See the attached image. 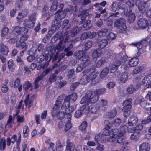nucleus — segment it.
Returning <instances> with one entry per match:
<instances>
[{"mask_svg": "<svg viewBox=\"0 0 151 151\" xmlns=\"http://www.w3.org/2000/svg\"><path fill=\"white\" fill-rule=\"evenodd\" d=\"M99 96L96 95L93 92L89 91L86 93L85 97H83L81 100V104L85 103L87 110L92 113H94L97 111V109L94 106V103L98 100Z\"/></svg>", "mask_w": 151, "mask_h": 151, "instance_id": "nucleus-1", "label": "nucleus"}, {"mask_svg": "<svg viewBox=\"0 0 151 151\" xmlns=\"http://www.w3.org/2000/svg\"><path fill=\"white\" fill-rule=\"evenodd\" d=\"M126 21L123 18H120L115 20L114 23V27L117 28L118 31L120 33H123L127 29L125 25Z\"/></svg>", "mask_w": 151, "mask_h": 151, "instance_id": "nucleus-2", "label": "nucleus"}, {"mask_svg": "<svg viewBox=\"0 0 151 151\" xmlns=\"http://www.w3.org/2000/svg\"><path fill=\"white\" fill-rule=\"evenodd\" d=\"M122 3L124 5V13L127 15L129 14L132 11V9L134 6V0H127L126 2H122Z\"/></svg>", "mask_w": 151, "mask_h": 151, "instance_id": "nucleus-3", "label": "nucleus"}, {"mask_svg": "<svg viewBox=\"0 0 151 151\" xmlns=\"http://www.w3.org/2000/svg\"><path fill=\"white\" fill-rule=\"evenodd\" d=\"M124 5L121 2H117L115 1L113 2L110 8V10L113 12H115L116 11H119L120 10H122V12L124 13Z\"/></svg>", "mask_w": 151, "mask_h": 151, "instance_id": "nucleus-4", "label": "nucleus"}, {"mask_svg": "<svg viewBox=\"0 0 151 151\" xmlns=\"http://www.w3.org/2000/svg\"><path fill=\"white\" fill-rule=\"evenodd\" d=\"M135 103L137 104H139L141 107L145 108L148 111L149 110V104H147V101L141 96L137 97L135 101Z\"/></svg>", "mask_w": 151, "mask_h": 151, "instance_id": "nucleus-5", "label": "nucleus"}, {"mask_svg": "<svg viewBox=\"0 0 151 151\" xmlns=\"http://www.w3.org/2000/svg\"><path fill=\"white\" fill-rule=\"evenodd\" d=\"M136 5L137 6L139 10L141 13H143L146 10L147 7L146 3L143 1L137 0V1Z\"/></svg>", "mask_w": 151, "mask_h": 151, "instance_id": "nucleus-6", "label": "nucleus"}, {"mask_svg": "<svg viewBox=\"0 0 151 151\" xmlns=\"http://www.w3.org/2000/svg\"><path fill=\"white\" fill-rule=\"evenodd\" d=\"M137 24L140 29H144L148 26V21L145 19L140 18L138 21Z\"/></svg>", "mask_w": 151, "mask_h": 151, "instance_id": "nucleus-7", "label": "nucleus"}, {"mask_svg": "<svg viewBox=\"0 0 151 151\" xmlns=\"http://www.w3.org/2000/svg\"><path fill=\"white\" fill-rule=\"evenodd\" d=\"M86 110L88 111L86 109V106L85 105H82L80 107L79 110L76 111L74 115V116L76 118H79L83 114Z\"/></svg>", "mask_w": 151, "mask_h": 151, "instance_id": "nucleus-8", "label": "nucleus"}, {"mask_svg": "<svg viewBox=\"0 0 151 151\" xmlns=\"http://www.w3.org/2000/svg\"><path fill=\"white\" fill-rule=\"evenodd\" d=\"M76 150L74 144L69 139H67L66 142V148L64 151H75Z\"/></svg>", "mask_w": 151, "mask_h": 151, "instance_id": "nucleus-9", "label": "nucleus"}, {"mask_svg": "<svg viewBox=\"0 0 151 151\" xmlns=\"http://www.w3.org/2000/svg\"><path fill=\"white\" fill-rule=\"evenodd\" d=\"M33 99V96L29 94L26 96L25 99L24 101L25 104L26 106L28 105V107L29 108H30L32 105Z\"/></svg>", "mask_w": 151, "mask_h": 151, "instance_id": "nucleus-10", "label": "nucleus"}, {"mask_svg": "<svg viewBox=\"0 0 151 151\" xmlns=\"http://www.w3.org/2000/svg\"><path fill=\"white\" fill-rule=\"evenodd\" d=\"M52 114L53 116H56L57 119L60 120L63 119L65 116V114L63 111L58 112L57 111H53L52 112Z\"/></svg>", "mask_w": 151, "mask_h": 151, "instance_id": "nucleus-11", "label": "nucleus"}, {"mask_svg": "<svg viewBox=\"0 0 151 151\" xmlns=\"http://www.w3.org/2000/svg\"><path fill=\"white\" fill-rule=\"evenodd\" d=\"M81 60V63L86 67L91 62L89 55L86 54L83 55Z\"/></svg>", "mask_w": 151, "mask_h": 151, "instance_id": "nucleus-12", "label": "nucleus"}, {"mask_svg": "<svg viewBox=\"0 0 151 151\" xmlns=\"http://www.w3.org/2000/svg\"><path fill=\"white\" fill-rule=\"evenodd\" d=\"M61 20L58 19H55V20L52 21V29L53 31H55V30L58 29L61 26Z\"/></svg>", "mask_w": 151, "mask_h": 151, "instance_id": "nucleus-13", "label": "nucleus"}, {"mask_svg": "<svg viewBox=\"0 0 151 151\" xmlns=\"http://www.w3.org/2000/svg\"><path fill=\"white\" fill-rule=\"evenodd\" d=\"M138 120L136 116H131L129 118L127 124L130 126L135 125Z\"/></svg>", "mask_w": 151, "mask_h": 151, "instance_id": "nucleus-14", "label": "nucleus"}, {"mask_svg": "<svg viewBox=\"0 0 151 151\" xmlns=\"http://www.w3.org/2000/svg\"><path fill=\"white\" fill-rule=\"evenodd\" d=\"M71 119V116L70 115H68L67 117L64 119L65 122L66 123L64 129L65 131L69 130L71 127V124L70 122Z\"/></svg>", "mask_w": 151, "mask_h": 151, "instance_id": "nucleus-15", "label": "nucleus"}, {"mask_svg": "<svg viewBox=\"0 0 151 151\" xmlns=\"http://www.w3.org/2000/svg\"><path fill=\"white\" fill-rule=\"evenodd\" d=\"M140 151H149L150 149V146L147 142H143L139 146Z\"/></svg>", "mask_w": 151, "mask_h": 151, "instance_id": "nucleus-16", "label": "nucleus"}, {"mask_svg": "<svg viewBox=\"0 0 151 151\" xmlns=\"http://www.w3.org/2000/svg\"><path fill=\"white\" fill-rule=\"evenodd\" d=\"M87 11V10H81L80 11L81 12V13L79 14L78 17H81V20L80 22V24H82L85 21L86 16L88 14Z\"/></svg>", "mask_w": 151, "mask_h": 151, "instance_id": "nucleus-17", "label": "nucleus"}, {"mask_svg": "<svg viewBox=\"0 0 151 151\" xmlns=\"http://www.w3.org/2000/svg\"><path fill=\"white\" fill-rule=\"evenodd\" d=\"M128 73L127 72L122 73L119 77V80L121 82L124 83L128 80Z\"/></svg>", "mask_w": 151, "mask_h": 151, "instance_id": "nucleus-18", "label": "nucleus"}, {"mask_svg": "<svg viewBox=\"0 0 151 151\" xmlns=\"http://www.w3.org/2000/svg\"><path fill=\"white\" fill-rule=\"evenodd\" d=\"M9 52L8 47L3 43L0 44V52L3 55H7Z\"/></svg>", "mask_w": 151, "mask_h": 151, "instance_id": "nucleus-19", "label": "nucleus"}, {"mask_svg": "<svg viewBox=\"0 0 151 151\" xmlns=\"http://www.w3.org/2000/svg\"><path fill=\"white\" fill-rule=\"evenodd\" d=\"M143 84L150 85L151 84V73L145 76L142 80Z\"/></svg>", "mask_w": 151, "mask_h": 151, "instance_id": "nucleus-20", "label": "nucleus"}, {"mask_svg": "<svg viewBox=\"0 0 151 151\" xmlns=\"http://www.w3.org/2000/svg\"><path fill=\"white\" fill-rule=\"evenodd\" d=\"M132 100L130 98L124 101L123 103V105L124 107L123 109L126 108L129 109L131 108L132 106L131 104L132 103Z\"/></svg>", "mask_w": 151, "mask_h": 151, "instance_id": "nucleus-21", "label": "nucleus"}, {"mask_svg": "<svg viewBox=\"0 0 151 151\" xmlns=\"http://www.w3.org/2000/svg\"><path fill=\"white\" fill-rule=\"evenodd\" d=\"M102 52V50L101 49H96L93 51L92 54V56L93 58H96L99 56Z\"/></svg>", "mask_w": 151, "mask_h": 151, "instance_id": "nucleus-22", "label": "nucleus"}, {"mask_svg": "<svg viewBox=\"0 0 151 151\" xmlns=\"http://www.w3.org/2000/svg\"><path fill=\"white\" fill-rule=\"evenodd\" d=\"M77 98V94L74 93L71 95L67 96L65 99L66 101L74 102L76 100Z\"/></svg>", "mask_w": 151, "mask_h": 151, "instance_id": "nucleus-23", "label": "nucleus"}, {"mask_svg": "<svg viewBox=\"0 0 151 151\" xmlns=\"http://www.w3.org/2000/svg\"><path fill=\"white\" fill-rule=\"evenodd\" d=\"M23 24L25 26L29 28H32L34 26L35 23L28 19H26L24 21Z\"/></svg>", "mask_w": 151, "mask_h": 151, "instance_id": "nucleus-24", "label": "nucleus"}, {"mask_svg": "<svg viewBox=\"0 0 151 151\" xmlns=\"http://www.w3.org/2000/svg\"><path fill=\"white\" fill-rule=\"evenodd\" d=\"M98 46L101 49L104 48L107 45L108 42L106 39H103L100 40L98 42Z\"/></svg>", "mask_w": 151, "mask_h": 151, "instance_id": "nucleus-25", "label": "nucleus"}, {"mask_svg": "<svg viewBox=\"0 0 151 151\" xmlns=\"http://www.w3.org/2000/svg\"><path fill=\"white\" fill-rule=\"evenodd\" d=\"M108 29L106 28H103L99 30L98 32V35L99 37H103L105 36L107 34Z\"/></svg>", "mask_w": 151, "mask_h": 151, "instance_id": "nucleus-26", "label": "nucleus"}, {"mask_svg": "<svg viewBox=\"0 0 151 151\" xmlns=\"http://www.w3.org/2000/svg\"><path fill=\"white\" fill-rule=\"evenodd\" d=\"M15 88H18V89L19 92L22 90V86L20 83V79L19 78H17L15 81L14 85Z\"/></svg>", "mask_w": 151, "mask_h": 151, "instance_id": "nucleus-27", "label": "nucleus"}, {"mask_svg": "<svg viewBox=\"0 0 151 151\" xmlns=\"http://www.w3.org/2000/svg\"><path fill=\"white\" fill-rule=\"evenodd\" d=\"M16 47L17 48H19L20 49H25V50H27L28 48L26 43L20 41L16 43Z\"/></svg>", "mask_w": 151, "mask_h": 151, "instance_id": "nucleus-28", "label": "nucleus"}, {"mask_svg": "<svg viewBox=\"0 0 151 151\" xmlns=\"http://www.w3.org/2000/svg\"><path fill=\"white\" fill-rule=\"evenodd\" d=\"M141 80L140 77H137L136 78L134 81L133 85L134 87L136 90L138 89L141 86V84L140 81Z\"/></svg>", "mask_w": 151, "mask_h": 151, "instance_id": "nucleus-29", "label": "nucleus"}, {"mask_svg": "<svg viewBox=\"0 0 151 151\" xmlns=\"http://www.w3.org/2000/svg\"><path fill=\"white\" fill-rule=\"evenodd\" d=\"M18 112L17 111L16 113V118L17 119V121L18 123V125H19L21 123H22L24 121V116L22 115H19Z\"/></svg>", "mask_w": 151, "mask_h": 151, "instance_id": "nucleus-30", "label": "nucleus"}, {"mask_svg": "<svg viewBox=\"0 0 151 151\" xmlns=\"http://www.w3.org/2000/svg\"><path fill=\"white\" fill-rule=\"evenodd\" d=\"M57 65L55 64L53 66H52V68H48L47 69H46L45 70H44L43 72L42 73L41 75L40 76V77H42V79L43 78V77L46 75L48 74L49 71L50 70H52L53 69H54L55 67H56Z\"/></svg>", "mask_w": 151, "mask_h": 151, "instance_id": "nucleus-31", "label": "nucleus"}, {"mask_svg": "<svg viewBox=\"0 0 151 151\" xmlns=\"http://www.w3.org/2000/svg\"><path fill=\"white\" fill-rule=\"evenodd\" d=\"M17 136L15 135H13L11 138L8 137L7 139V145L9 146L11 145V143L14 144L17 139Z\"/></svg>", "mask_w": 151, "mask_h": 151, "instance_id": "nucleus-32", "label": "nucleus"}, {"mask_svg": "<svg viewBox=\"0 0 151 151\" xmlns=\"http://www.w3.org/2000/svg\"><path fill=\"white\" fill-rule=\"evenodd\" d=\"M89 78L88 76L87 75H84L81 77V80H80L79 83H80L82 84H85L88 82Z\"/></svg>", "mask_w": 151, "mask_h": 151, "instance_id": "nucleus-33", "label": "nucleus"}, {"mask_svg": "<svg viewBox=\"0 0 151 151\" xmlns=\"http://www.w3.org/2000/svg\"><path fill=\"white\" fill-rule=\"evenodd\" d=\"M124 14L126 16H128V21L129 23H132L133 22L135 19V16L134 14L132 13L131 12H130L129 14L128 15L125 14L124 13Z\"/></svg>", "mask_w": 151, "mask_h": 151, "instance_id": "nucleus-34", "label": "nucleus"}, {"mask_svg": "<svg viewBox=\"0 0 151 151\" xmlns=\"http://www.w3.org/2000/svg\"><path fill=\"white\" fill-rule=\"evenodd\" d=\"M138 61L139 60L137 58H134L129 60L128 62L131 67H133L137 65L138 64Z\"/></svg>", "mask_w": 151, "mask_h": 151, "instance_id": "nucleus-35", "label": "nucleus"}, {"mask_svg": "<svg viewBox=\"0 0 151 151\" xmlns=\"http://www.w3.org/2000/svg\"><path fill=\"white\" fill-rule=\"evenodd\" d=\"M84 52L82 50L76 51L74 53V55L76 57V58L78 59H81L84 55Z\"/></svg>", "mask_w": 151, "mask_h": 151, "instance_id": "nucleus-36", "label": "nucleus"}, {"mask_svg": "<svg viewBox=\"0 0 151 151\" xmlns=\"http://www.w3.org/2000/svg\"><path fill=\"white\" fill-rule=\"evenodd\" d=\"M109 71L108 68H105L102 70L100 74V77L102 78L106 77L108 74Z\"/></svg>", "mask_w": 151, "mask_h": 151, "instance_id": "nucleus-37", "label": "nucleus"}, {"mask_svg": "<svg viewBox=\"0 0 151 151\" xmlns=\"http://www.w3.org/2000/svg\"><path fill=\"white\" fill-rule=\"evenodd\" d=\"M92 27V25L91 23V21L89 20H87L83 25V27L86 30H89Z\"/></svg>", "mask_w": 151, "mask_h": 151, "instance_id": "nucleus-38", "label": "nucleus"}, {"mask_svg": "<svg viewBox=\"0 0 151 151\" xmlns=\"http://www.w3.org/2000/svg\"><path fill=\"white\" fill-rule=\"evenodd\" d=\"M123 53V52H121L119 55V59L121 61L122 64L124 63L126 61L127 59V56L125 55V53Z\"/></svg>", "mask_w": 151, "mask_h": 151, "instance_id": "nucleus-39", "label": "nucleus"}, {"mask_svg": "<svg viewBox=\"0 0 151 151\" xmlns=\"http://www.w3.org/2000/svg\"><path fill=\"white\" fill-rule=\"evenodd\" d=\"M55 14L56 15L55 17V19H58L60 20L64 18L66 15V13L64 12V11L62 12H61L59 13Z\"/></svg>", "mask_w": 151, "mask_h": 151, "instance_id": "nucleus-40", "label": "nucleus"}, {"mask_svg": "<svg viewBox=\"0 0 151 151\" xmlns=\"http://www.w3.org/2000/svg\"><path fill=\"white\" fill-rule=\"evenodd\" d=\"M106 62V60L104 58H102L96 62V66L97 68L101 67Z\"/></svg>", "mask_w": 151, "mask_h": 151, "instance_id": "nucleus-41", "label": "nucleus"}, {"mask_svg": "<svg viewBox=\"0 0 151 151\" xmlns=\"http://www.w3.org/2000/svg\"><path fill=\"white\" fill-rule=\"evenodd\" d=\"M33 53H32L30 50H28L27 51V54L29 56L27 57V61L29 62H32L35 58V56L32 55Z\"/></svg>", "mask_w": 151, "mask_h": 151, "instance_id": "nucleus-42", "label": "nucleus"}, {"mask_svg": "<svg viewBox=\"0 0 151 151\" xmlns=\"http://www.w3.org/2000/svg\"><path fill=\"white\" fill-rule=\"evenodd\" d=\"M80 29L77 27H76L73 29H71L70 31L71 36L72 37H75L78 33L79 32Z\"/></svg>", "mask_w": 151, "mask_h": 151, "instance_id": "nucleus-43", "label": "nucleus"}, {"mask_svg": "<svg viewBox=\"0 0 151 151\" xmlns=\"http://www.w3.org/2000/svg\"><path fill=\"white\" fill-rule=\"evenodd\" d=\"M69 24V26L66 28V29H68L70 27V24H69V21L67 19H65L63 21L62 23V27L63 28H65Z\"/></svg>", "mask_w": 151, "mask_h": 151, "instance_id": "nucleus-44", "label": "nucleus"}, {"mask_svg": "<svg viewBox=\"0 0 151 151\" xmlns=\"http://www.w3.org/2000/svg\"><path fill=\"white\" fill-rule=\"evenodd\" d=\"M110 128V127L108 125L106 126L104 129L103 135H109L111 134V131L109 130Z\"/></svg>", "mask_w": 151, "mask_h": 151, "instance_id": "nucleus-45", "label": "nucleus"}, {"mask_svg": "<svg viewBox=\"0 0 151 151\" xmlns=\"http://www.w3.org/2000/svg\"><path fill=\"white\" fill-rule=\"evenodd\" d=\"M105 91V89L104 88H100L96 90L93 92L96 95H101L104 93Z\"/></svg>", "mask_w": 151, "mask_h": 151, "instance_id": "nucleus-46", "label": "nucleus"}, {"mask_svg": "<svg viewBox=\"0 0 151 151\" xmlns=\"http://www.w3.org/2000/svg\"><path fill=\"white\" fill-rule=\"evenodd\" d=\"M56 151H63V146H62L61 142L60 140H58L56 142Z\"/></svg>", "mask_w": 151, "mask_h": 151, "instance_id": "nucleus-47", "label": "nucleus"}, {"mask_svg": "<svg viewBox=\"0 0 151 151\" xmlns=\"http://www.w3.org/2000/svg\"><path fill=\"white\" fill-rule=\"evenodd\" d=\"M118 143L119 144H128V142L126 139L122 137H118L117 139L116 140L115 143Z\"/></svg>", "mask_w": 151, "mask_h": 151, "instance_id": "nucleus-48", "label": "nucleus"}, {"mask_svg": "<svg viewBox=\"0 0 151 151\" xmlns=\"http://www.w3.org/2000/svg\"><path fill=\"white\" fill-rule=\"evenodd\" d=\"M6 145V140L1 139L0 141V150L3 151L5 149Z\"/></svg>", "mask_w": 151, "mask_h": 151, "instance_id": "nucleus-49", "label": "nucleus"}, {"mask_svg": "<svg viewBox=\"0 0 151 151\" xmlns=\"http://www.w3.org/2000/svg\"><path fill=\"white\" fill-rule=\"evenodd\" d=\"M31 84L28 81H25L23 84V88L26 91H27L31 87Z\"/></svg>", "mask_w": 151, "mask_h": 151, "instance_id": "nucleus-50", "label": "nucleus"}, {"mask_svg": "<svg viewBox=\"0 0 151 151\" xmlns=\"http://www.w3.org/2000/svg\"><path fill=\"white\" fill-rule=\"evenodd\" d=\"M76 109V106H69L67 107L65 110V111L66 114H68V115H70L69 114L71 113L74 109Z\"/></svg>", "mask_w": 151, "mask_h": 151, "instance_id": "nucleus-51", "label": "nucleus"}, {"mask_svg": "<svg viewBox=\"0 0 151 151\" xmlns=\"http://www.w3.org/2000/svg\"><path fill=\"white\" fill-rule=\"evenodd\" d=\"M58 3L57 1H54L52 2V4L50 7V10L52 12L55 11L57 8Z\"/></svg>", "mask_w": 151, "mask_h": 151, "instance_id": "nucleus-52", "label": "nucleus"}, {"mask_svg": "<svg viewBox=\"0 0 151 151\" xmlns=\"http://www.w3.org/2000/svg\"><path fill=\"white\" fill-rule=\"evenodd\" d=\"M9 32V29L7 27H4L3 28L1 32V36L3 37H4L7 35Z\"/></svg>", "mask_w": 151, "mask_h": 151, "instance_id": "nucleus-53", "label": "nucleus"}, {"mask_svg": "<svg viewBox=\"0 0 151 151\" xmlns=\"http://www.w3.org/2000/svg\"><path fill=\"white\" fill-rule=\"evenodd\" d=\"M91 2L90 0H82V6L79 9V11H81L83 10V7L85 5H88L90 4Z\"/></svg>", "mask_w": 151, "mask_h": 151, "instance_id": "nucleus-54", "label": "nucleus"}, {"mask_svg": "<svg viewBox=\"0 0 151 151\" xmlns=\"http://www.w3.org/2000/svg\"><path fill=\"white\" fill-rule=\"evenodd\" d=\"M49 63L47 62H46L45 63L40 64L38 65L37 67V69L40 70L41 68H45L48 65Z\"/></svg>", "mask_w": 151, "mask_h": 151, "instance_id": "nucleus-55", "label": "nucleus"}, {"mask_svg": "<svg viewBox=\"0 0 151 151\" xmlns=\"http://www.w3.org/2000/svg\"><path fill=\"white\" fill-rule=\"evenodd\" d=\"M64 102L63 104L61 106V109H65L67 107H69L70 105L69 101H66L65 99L64 100Z\"/></svg>", "mask_w": 151, "mask_h": 151, "instance_id": "nucleus-56", "label": "nucleus"}, {"mask_svg": "<svg viewBox=\"0 0 151 151\" xmlns=\"http://www.w3.org/2000/svg\"><path fill=\"white\" fill-rule=\"evenodd\" d=\"M117 111L115 109L112 110L111 111L108 113L109 117L111 118L114 117L117 114Z\"/></svg>", "mask_w": 151, "mask_h": 151, "instance_id": "nucleus-57", "label": "nucleus"}, {"mask_svg": "<svg viewBox=\"0 0 151 151\" xmlns=\"http://www.w3.org/2000/svg\"><path fill=\"white\" fill-rule=\"evenodd\" d=\"M142 70V67L141 66H138L134 68L132 71V74H136L139 73Z\"/></svg>", "mask_w": 151, "mask_h": 151, "instance_id": "nucleus-58", "label": "nucleus"}, {"mask_svg": "<svg viewBox=\"0 0 151 151\" xmlns=\"http://www.w3.org/2000/svg\"><path fill=\"white\" fill-rule=\"evenodd\" d=\"M121 120L120 119L118 118L116 119L112 123V126L113 127H118L121 123Z\"/></svg>", "mask_w": 151, "mask_h": 151, "instance_id": "nucleus-59", "label": "nucleus"}, {"mask_svg": "<svg viewBox=\"0 0 151 151\" xmlns=\"http://www.w3.org/2000/svg\"><path fill=\"white\" fill-rule=\"evenodd\" d=\"M87 126V122L84 121L81 124L79 127V129L81 130H84L86 128Z\"/></svg>", "mask_w": 151, "mask_h": 151, "instance_id": "nucleus-60", "label": "nucleus"}, {"mask_svg": "<svg viewBox=\"0 0 151 151\" xmlns=\"http://www.w3.org/2000/svg\"><path fill=\"white\" fill-rule=\"evenodd\" d=\"M88 32H85L81 36L80 39L81 40H83L89 37Z\"/></svg>", "mask_w": 151, "mask_h": 151, "instance_id": "nucleus-61", "label": "nucleus"}, {"mask_svg": "<svg viewBox=\"0 0 151 151\" xmlns=\"http://www.w3.org/2000/svg\"><path fill=\"white\" fill-rule=\"evenodd\" d=\"M98 73L93 71L88 76L89 79L92 80L94 79L97 76Z\"/></svg>", "mask_w": 151, "mask_h": 151, "instance_id": "nucleus-62", "label": "nucleus"}, {"mask_svg": "<svg viewBox=\"0 0 151 151\" xmlns=\"http://www.w3.org/2000/svg\"><path fill=\"white\" fill-rule=\"evenodd\" d=\"M86 66L83 64L81 63L78 65L77 66L76 69V71L77 72H79L81 71L83 68L86 67Z\"/></svg>", "mask_w": 151, "mask_h": 151, "instance_id": "nucleus-63", "label": "nucleus"}, {"mask_svg": "<svg viewBox=\"0 0 151 151\" xmlns=\"http://www.w3.org/2000/svg\"><path fill=\"white\" fill-rule=\"evenodd\" d=\"M13 33L16 35L17 36L20 34V27L17 26L14 27L13 30Z\"/></svg>", "mask_w": 151, "mask_h": 151, "instance_id": "nucleus-64", "label": "nucleus"}]
</instances>
